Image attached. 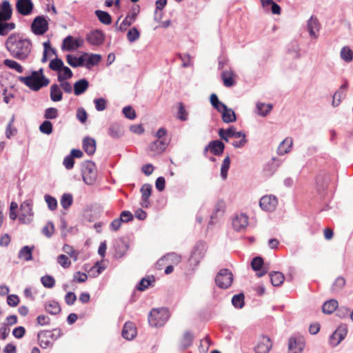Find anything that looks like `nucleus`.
I'll return each instance as SVG.
<instances>
[{
	"mask_svg": "<svg viewBox=\"0 0 353 353\" xmlns=\"http://www.w3.org/2000/svg\"><path fill=\"white\" fill-rule=\"evenodd\" d=\"M218 134L220 138L226 142L228 141L229 138H240L245 137V134L243 132H237L234 126H230L226 130L220 128Z\"/></svg>",
	"mask_w": 353,
	"mask_h": 353,
	"instance_id": "10",
	"label": "nucleus"
},
{
	"mask_svg": "<svg viewBox=\"0 0 353 353\" xmlns=\"http://www.w3.org/2000/svg\"><path fill=\"white\" fill-rule=\"evenodd\" d=\"M77 119L81 123H84L88 119V114L83 108H79L77 110Z\"/></svg>",
	"mask_w": 353,
	"mask_h": 353,
	"instance_id": "63",
	"label": "nucleus"
},
{
	"mask_svg": "<svg viewBox=\"0 0 353 353\" xmlns=\"http://www.w3.org/2000/svg\"><path fill=\"white\" fill-rule=\"evenodd\" d=\"M74 93L79 96L84 93L89 87V82L86 79H81L74 83Z\"/></svg>",
	"mask_w": 353,
	"mask_h": 353,
	"instance_id": "25",
	"label": "nucleus"
},
{
	"mask_svg": "<svg viewBox=\"0 0 353 353\" xmlns=\"http://www.w3.org/2000/svg\"><path fill=\"white\" fill-rule=\"evenodd\" d=\"M34 246L25 245L22 247L19 253L18 258L25 261H29L32 259V251Z\"/></svg>",
	"mask_w": 353,
	"mask_h": 353,
	"instance_id": "27",
	"label": "nucleus"
},
{
	"mask_svg": "<svg viewBox=\"0 0 353 353\" xmlns=\"http://www.w3.org/2000/svg\"><path fill=\"white\" fill-rule=\"evenodd\" d=\"M19 80L33 91H39L41 88L48 85H43V80L37 77L36 72H32L30 76L19 77Z\"/></svg>",
	"mask_w": 353,
	"mask_h": 353,
	"instance_id": "5",
	"label": "nucleus"
},
{
	"mask_svg": "<svg viewBox=\"0 0 353 353\" xmlns=\"http://www.w3.org/2000/svg\"><path fill=\"white\" fill-rule=\"evenodd\" d=\"M3 64L6 67L14 70L19 73H22L23 72V68L16 61L6 59L3 61Z\"/></svg>",
	"mask_w": 353,
	"mask_h": 353,
	"instance_id": "42",
	"label": "nucleus"
},
{
	"mask_svg": "<svg viewBox=\"0 0 353 353\" xmlns=\"http://www.w3.org/2000/svg\"><path fill=\"white\" fill-rule=\"evenodd\" d=\"M248 225V217L244 214H237L232 220V226L237 232L244 230Z\"/></svg>",
	"mask_w": 353,
	"mask_h": 353,
	"instance_id": "17",
	"label": "nucleus"
},
{
	"mask_svg": "<svg viewBox=\"0 0 353 353\" xmlns=\"http://www.w3.org/2000/svg\"><path fill=\"white\" fill-rule=\"evenodd\" d=\"M48 21L43 15L36 17L31 23V31L35 35H43L48 30Z\"/></svg>",
	"mask_w": 353,
	"mask_h": 353,
	"instance_id": "6",
	"label": "nucleus"
},
{
	"mask_svg": "<svg viewBox=\"0 0 353 353\" xmlns=\"http://www.w3.org/2000/svg\"><path fill=\"white\" fill-rule=\"evenodd\" d=\"M16 27L14 23H8L7 21L0 22V35L6 36L9 32L13 30Z\"/></svg>",
	"mask_w": 353,
	"mask_h": 353,
	"instance_id": "41",
	"label": "nucleus"
},
{
	"mask_svg": "<svg viewBox=\"0 0 353 353\" xmlns=\"http://www.w3.org/2000/svg\"><path fill=\"white\" fill-rule=\"evenodd\" d=\"M305 347V343L301 339L291 337L288 341V353H301Z\"/></svg>",
	"mask_w": 353,
	"mask_h": 353,
	"instance_id": "20",
	"label": "nucleus"
},
{
	"mask_svg": "<svg viewBox=\"0 0 353 353\" xmlns=\"http://www.w3.org/2000/svg\"><path fill=\"white\" fill-rule=\"evenodd\" d=\"M52 123L50 121H44L39 126V130L46 134H50L52 132Z\"/></svg>",
	"mask_w": 353,
	"mask_h": 353,
	"instance_id": "58",
	"label": "nucleus"
},
{
	"mask_svg": "<svg viewBox=\"0 0 353 353\" xmlns=\"http://www.w3.org/2000/svg\"><path fill=\"white\" fill-rule=\"evenodd\" d=\"M43 336L46 338H51L54 340L57 339L62 336L63 333L60 328L54 329L52 331H43Z\"/></svg>",
	"mask_w": 353,
	"mask_h": 353,
	"instance_id": "52",
	"label": "nucleus"
},
{
	"mask_svg": "<svg viewBox=\"0 0 353 353\" xmlns=\"http://www.w3.org/2000/svg\"><path fill=\"white\" fill-rule=\"evenodd\" d=\"M86 56H88V53H83L79 57H76L72 54H68L66 56V61L67 63L73 68L84 66L86 60Z\"/></svg>",
	"mask_w": 353,
	"mask_h": 353,
	"instance_id": "21",
	"label": "nucleus"
},
{
	"mask_svg": "<svg viewBox=\"0 0 353 353\" xmlns=\"http://www.w3.org/2000/svg\"><path fill=\"white\" fill-rule=\"evenodd\" d=\"M177 118L183 121L188 120V112L185 110L182 103H179Z\"/></svg>",
	"mask_w": 353,
	"mask_h": 353,
	"instance_id": "62",
	"label": "nucleus"
},
{
	"mask_svg": "<svg viewBox=\"0 0 353 353\" xmlns=\"http://www.w3.org/2000/svg\"><path fill=\"white\" fill-rule=\"evenodd\" d=\"M83 149L88 155H92L96 151V141L94 139L85 137L83 138Z\"/></svg>",
	"mask_w": 353,
	"mask_h": 353,
	"instance_id": "24",
	"label": "nucleus"
},
{
	"mask_svg": "<svg viewBox=\"0 0 353 353\" xmlns=\"http://www.w3.org/2000/svg\"><path fill=\"white\" fill-rule=\"evenodd\" d=\"M32 202L31 200H26L21 205V212L19 216V221L23 224H28L32 222L33 211L32 208Z\"/></svg>",
	"mask_w": 353,
	"mask_h": 353,
	"instance_id": "7",
	"label": "nucleus"
},
{
	"mask_svg": "<svg viewBox=\"0 0 353 353\" xmlns=\"http://www.w3.org/2000/svg\"><path fill=\"white\" fill-rule=\"evenodd\" d=\"M94 14L101 23L105 25H110L112 23V17L108 12L97 10Z\"/></svg>",
	"mask_w": 353,
	"mask_h": 353,
	"instance_id": "35",
	"label": "nucleus"
},
{
	"mask_svg": "<svg viewBox=\"0 0 353 353\" xmlns=\"http://www.w3.org/2000/svg\"><path fill=\"white\" fill-rule=\"evenodd\" d=\"M340 55L341 59L346 62H350L353 59V52L347 46H344L342 48Z\"/></svg>",
	"mask_w": 353,
	"mask_h": 353,
	"instance_id": "47",
	"label": "nucleus"
},
{
	"mask_svg": "<svg viewBox=\"0 0 353 353\" xmlns=\"http://www.w3.org/2000/svg\"><path fill=\"white\" fill-rule=\"evenodd\" d=\"M230 157L228 155L224 158L221 168V176L223 179H225L227 178L228 171L230 168Z\"/></svg>",
	"mask_w": 353,
	"mask_h": 353,
	"instance_id": "49",
	"label": "nucleus"
},
{
	"mask_svg": "<svg viewBox=\"0 0 353 353\" xmlns=\"http://www.w3.org/2000/svg\"><path fill=\"white\" fill-rule=\"evenodd\" d=\"M270 278L274 286L281 285L285 279L284 275L280 272H272L270 273Z\"/></svg>",
	"mask_w": 353,
	"mask_h": 353,
	"instance_id": "37",
	"label": "nucleus"
},
{
	"mask_svg": "<svg viewBox=\"0 0 353 353\" xmlns=\"http://www.w3.org/2000/svg\"><path fill=\"white\" fill-rule=\"evenodd\" d=\"M321 25L316 17L311 16L307 23V29L311 37L316 39L319 36L318 32Z\"/></svg>",
	"mask_w": 353,
	"mask_h": 353,
	"instance_id": "18",
	"label": "nucleus"
},
{
	"mask_svg": "<svg viewBox=\"0 0 353 353\" xmlns=\"http://www.w3.org/2000/svg\"><path fill=\"white\" fill-rule=\"evenodd\" d=\"M62 73H59L57 77L58 81H63L64 80L70 79L72 77L73 73L72 70L67 66L63 65L61 68Z\"/></svg>",
	"mask_w": 353,
	"mask_h": 353,
	"instance_id": "45",
	"label": "nucleus"
},
{
	"mask_svg": "<svg viewBox=\"0 0 353 353\" xmlns=\"http://www.w3.org/2000/svg\"><path fill=\"white\" fill-rule=\"evenodd\" d=\"M74 39L72 36L66 37L62 43V50L67 51L74 50Z\"/></svg>",
	"mask_w": 353,
	"mask_h": 353,
	"instance_id": "54",
	"label": "nucleus"
},
{
	"mask_svg": "<svg viewBox=\"0 0 353 353\" xmlns=\"http://www.w3.org/2000/svg\"><path fill=\"white\" fill-rule=\"evenodd\" d=\"M122 336L128 340H132L137 336V327L134 323L131 321L126 322L122 330Z\"/></svg>",
	"mask_w": 353,
	"mask_h": 353,
	"instance_id": "19",
	"label": "nucleus"
},
{
	"mask_svg": "<svg viewBox=\"0 0 353 353\" xmlns=\"http://www.w3.org/2000/svg\"><path fill=\"white\" fill-rule=\"evenodd\" d=\"M122 112L125 117L129 119L133 120L137 117L135 110L130 105L124 107Z\"/></svg>",
	"mask_w": 353,
	"mask_h": 353,
	"instance_id": "61",
	"label": "nucleus"
},
{
	"mask_svg": "<svg viewBox=\"0 0 353 353\" xmlns=\"http://www.w3.org/2000/svg\"><path fill=\"white\" fill-rule=\"evenodd\" d=\"M345 285V280L343 276H338L333 283L331 290L333 292H338L343 289Z\"/></svg>",
	"mask_w": 353,
	"mask_h": 353,
	"instance_id": "46",
	"label": "nucleus"
},
{
	"mask_svg": "<svg viewBox=\"0 0 353 353\" xmlns=\"http://www.w3.org/2000/svg\"><path fill=\"white\" fill-rule=\"evenodd\" d=\"M64 64L63 61L59 58H55L50 61L49 63V68L56 72H61V68H63Z\"/></svg>",
	"mask_w": 353,
	"mask_h": 353,
	"instance_id": "48",
	"label": "nucleus"
},
{
	"mask_svg": "<svg viewBox=\"0 0 353 353\" xmlns=\"http://www.w3.org/2000/svg\"><path fill=\"white\" fill-rule=\"evenodd\" d=\"M44 307L46 311L52 315L59 314L61 310L59 303L54 300L46 302L44 305Z\"/></svg>",
	"mask_w": 353,
	"mask_h": 353,
	"instance_id": "28",
	"label": "nucleus"
},
{
	"mask_svg": "<svg viewBox=\"0 0 353 353\" xmlns=\"http://www.w3.org/2000/svg\"><path fill=\"white\" fill-rule=\"evenodd\" d=\"M34 5L31 0H17V11L23 16L30 15L33 10Z\"/></svg>",
	"mask_w": 353,
	"mask_h": 353,
	"instance_id": "12",
	"label": "nucleus"
},
{
	"mask_svg": "<svg viewBox=\"0 0 353 353\" xmlns=\"http://www.w3.org/2000/svg\"><path fill=\"white\" fill-rule=\"evenodd\" d=\"M281 163V162L279 159L272 158L263 168L265 174L268 176H272L276 171Z\"/></svg>",
	"mask_w": 353,
	"mask_h": 353,
	"instance_id": "23",
	"label": "nucleus"
},
{
	"mask_svg": "<svg viewBox=\"0 0 353 353\" xmlns=\"http://www.w3.org/2000/svg\"><path fill=\"white\" fill-rule=\"evenodd\" d=\"M217 286L221 289H227L231 286L233 282V274L228 269H221L215 277Z\"/></svg>",
	"mask_w": 353,
	"mask_h": 353,
	"instance_id": "4",
	"label": "nucleus"
},
{
	"mask_svg": "<svg viewBox=\"0 0 353 353\" xmlns=\"http://www.w3.org/2000/svg\"><path fill=\"white\" fill-rule=\"evenodd\" d=\"M54 225L52 222H48L42 229V233L47 237L50 238L54 233Z\"/></svg>",
	"mask_w": 353,
	"mask_h": 353,
	"instance_id": "64",
	"label": "nucleus"
},
{
	"mask_svg": "<svg viewBox=\"0 0 353 353\" xmlns=\"http://www.w3.org/2000/svg\"><path fill=\"white\" fill-rule=\"evenodd\" d=\"M105 39L103 32L100 30H94L88 33L86 35L87 41L92 46L101 45Z\"/></svg>",
	"mask_w": 353,
	"mask_h": 353,
	"instance_id": "13",
	"label": "nucleus"
},
{
	"mask_svg": "<svg viewBox=\"0 0 353 353\" xmlns=\"http://www.w3.org/2000/svg\"><path fill=\"white\" fill-rule=\"evenodd\" d=\"M223 208H224V203L222 201H218L216 203L214 210L210 216L211 221H210L209 224H212V219H216L218 216V214H222L223 212Z\"/></svg>",
	"mask_w": 353,
	"mask_h": 353,
	"instance_id": "57",
	"label": "nucleus"
},
{
	"mask_svg": "<svg viewBox=\"0 0 353 353\" xmlns=\"http://www.w3.org/2000/svg\"><path fill=\"white\" fill-rule=\"evenodd\" d=\"M81 175L84 183L92 185L97 180V168L92 161H85L81 165Z\"/></svg>",
	"mask_w": 353,
	"mask_h": 353,
	"instance_id": "3",
	"label": "nucleus"
},
{
	"mask_svg": "<svg viewBox=\"0 0 353 353\" xmlns=\"http://www.w3.org/2000/svg\"><path fill=\"white\" fill-rule=\"evenodd\" d=\"M155 278L153 275L143 278L137 285L136 288L139 291H144L148 288L152 283H154Z\"/></svg>",
	"mask_w": 353,
	"mask_h": 353,
	"instance_id": "34",
	"label": "nucleus"
},
{
	"mask_svg": "<svg viewBox=\"0 0 353 353\" xmlns=\"http://www.w3.org/2000/svg\"><path fill=\"white\" fill-rule=\"evenodd\" d=\"M42 285L47 288H52L55 285V280L52 276L45 275L41 278Z\"/></svg>",
	"mask_w": 353,
	"mask_h": 353,
	"instance_id": "55",
	"label": "nucleus"
},
{
	"mask_svg": "<svg viewBox=\"0 0 353 353\" xmlns=\"http://www.w3.org/2000/svg\"><path fill=\"white\" fill-rule=\"evenodd\" d=\"M271 348L270 339L267 336L262 335L254 347V352L255 353H268Z\"/></svg>",
	"mask_w": 353,
	"mask_h": 353,
	"instance_id": "15",
	"label": "nucleus"
},
{
	"mask_svg": "<svg viewBox=\"0 0 353 353\" xmlns=\"http://www.w3.org/2000/svg\"><path fill=\"white\" fill-rule=\"evenodd\" d=\"M232 303L236 308H242L244 305V294L239 293L234 295L232 299Z\"/></svg>",
	"mask_w": 353,
	"mask_h": 353,
	"instance_id": "51",
	"label": "nucleus"
},
{
	"mask_svg": "<svg viewBox=\"0 0 353 353\" xmlns=\"http://www.w3.org/2000/svg\"><path fill=\"white\" fill-rule=\"evenodd\" d=\"M168 144L167 139H157L152 142L148 147L150 155L154 156L162 153L165 150Z\"/></svg>",
	"mask_w": 353,
	"mask_h": 353,
	"instance_id": "14",
	"label": "nucleus"
},
{
	"mask_svg": "<svg viewBox=\"0 0 353 353\" xmlns=\"http://www.w3.org/2000/svg\"><path fill=\"white\" fill-rule=\"evenodd\" d=\"M136 19V14L133 13L131 14H128L125 18L123 20L121 23L119 27H117V28L121 32L125 31L128 26H130Z\"/></svg>",
	"mask_w": 353,
	"mask_h": 353,
	"instance_id": "38",
	"label": "nucleus"
},
{
	"mask_svg": "<svg viewBox=\"0 0 353 353\" xmlns=\"http://www.w3.org/2000/svg\"><path fill=\"white\" fill-rule=\"evenodd\" d=\"M140 37V32L135 27L130 28L127 33V39L130 42H134Z\"/></svg>",
	"mask_w": 353,
	"mask_h": 353,
	"instance_id": "53",
	"label": "nucleus"
},
{
	"mask_svg": "<svg viewBox=\"0 0 353 353\" xmlns=\"http://www.w3.org/2000/svg\"><path fill=\"white\" fill-rule=\"evenodd\" d=\"M338 307V301L335 299H330L325 301L322 306V311L325 314H330Z\"/></svg>",
	"mask_w": 353,
	"mask_h": 353,
	"instance_id": "32",
	"label": "nucleus"
},
{
	"mask_svg": "<svg viewBox=\"0 0 353 353\" xmlns=\"http://www.w3.org/2000/svg\"><path fill=\"white\" fill-rule=\"evenodd\" d=\"M193 341V336L190 332H186L183 334L181 340V347L183 350H185L188 347H190Z\"/></svg>",
	"mask_w": 353,
	"mask_h": 353,
	"instance_id": "44",
	"label": "nucleus"
},
{
	"mask_svg": "<svg viewBox=\"0 0 353 353\" xmlns=\"http://www.w3.org/2000/svg\"><path fill=\"white\" fill-rule=\"evenodd\" d=\"M205 254V245L203 243L199 242L196 244L193 250L192 251L191 255L189 259V261L192 265H196L199 264L200 261L204 257Z\"/></svg>",
	"mask_w": 353,
	"mask_h": 353,
	"instance_id": "8",
	"label": "nucleus"
},
{
	"mask_svg": "<svg viewBox=\"0 0 353 353\" xmlns=\"http://www.w3.org/2000/svg\"><path fill=\"white\" fill-rule=\"evenodd\" d=\"M256 108L257 113L259 115H261L262 117H265L272 110V105L270 103L265 104L263 103H257Z\"/></svg>",
	"mask_w": 353,
	"mask_h": 353,
	"instance_id": "39",
	"label": "nucleus"
},
{
	"mask_svg": "<svg viewBox=\"0 0 353 353\" xmlns=\"http://www.w3.org/2000/svg\"><path fill=\"white\" fill-rule=\"evenodd\" d=\"M278 204L277 198L274 195H265L261 198L259 205L262 210L267 212L274 211Z\"/></svg>",
	"mask_w": 353,
	"mask_h": 353,
	"instance_id": "9",
	"label": "nucleus"
},
{
	"mask_svg": "<svg viewBox=\"0 0 353 353\" xmlns=\"http://www.w3.org/2000/svg\"><path fill=\"white\" fill-rule=\"evenodd\" d=\"M225 149L224 143L220 140H214L210 141L205 148L204 152L210 150L215 156H221Z\"/></svg>",
	"mask_w": 353,
	"mask_h": 353,
	"instance_id": "16",
	"label": "nucleus"
},
{
	"mask_svg": "<svg viewBox=\"0 0 353 353\" xmlns=\"http://www.w3.org/2000/svg\"><path fill=\"white\" fill-rule=\"evenodd\" d=\"M347 333V329L346 325L343 324L339 325L334 332L330 336V343L334 346L339 345L340 342L345 339Z\"/></svg>",
	"mask_w": 353,
	"mask_h": 353,
	"instance_id": "11",
	"label": "nucleus"
},
{
	"mask_svg": "<svg viewBox=\"0 0 353 353\" xmlns=\"http://www.w3.org/2000/svg\"><path fill=\"white\" fill-rule=\"evenodd\" d=\"M263 259L261 256H256L251 261V267L254 271L261 270L263 266Z\"/></svg>",
	"mask_w": 353,
	"mask_h": 353,
	"instance_id": "56",
	"label": "nucleus"
},
{
	"mask_svg": "<svg viewBox=\"0 0 353 353\" xmlns=\"http://www.w3.org/2000/svg\"><path fill=\"white\" fill-rule=\"evenodd\" d=\"M5 46L12 57L21 61L26 60L32 50L31 41L23 38L19 34H10L6 39Z\"/></svg>",
	"mask_w": 353,
	"mask_h": 353,
	"instance_id": "1",
	"label": "nucleus"
},
{
	"mask_svg": "<svg viewBox=\"0 0 353 353\" xmlns=\"http://www.w3.org/2000/svg\"><path fill=\"white\" fill-rule=\"evenodd\" d=\"M220 113H221L222 120L224 123H229L236 121V117L234 111L232 109L228 108V106L220 112Z\"/></svg>",
	"mask_w": 353,
	"mask_h": 353,
	"instance_id": "26",
	"label": "nucleus"
},
{
	"mask_svg": "<svg viewBox=\"0 0 353 353\" xmlns=\"http://www.w3.org/2000/svg\"><path fill=\"white\" fill-rule=\"evenodd\" d=\"M152 187L150 184H143L141 188V199L143 202L145 203L149 201V198L151 195Z\"/></svg>",
	"mask_w": 353,
	"mask_h": 353,
	"instance_id": "43",
	"label": "nucleus"
},
{
	"mask_svg": "<svg viewBox=\"0 0 353 353\" xmlns=\"http://www.w3.org/2000/svg\"><path fill=\"white\" fill-rule=\"evenodd\" d=\"M59 116V111L55 108H48L46 109L44 112V118L46 119H55Z\"/></svg>",
	"mask_w": 353,
	"mask_h": 353,
	"instance_id": "59",
	"label": "nucleus"
},
{
	"mask_svg": "<svg viewBox=\"0 0 353 353\" xmlns=\"http://www.w3.org/2000/svg\"><path fill=\"white\" fill-rule=\"evenodd\" d=\"M292 145V140L290 138H286L279 145L277 152L279 155H283L289 152Z\"/></svg>",
	"mask_w": 353,
	"mask_h": 353,
	"instance_id": "33",
	"label": "nucleus"
},
{
	"mask_svg": "<svg viewBox=\"0 0 353 353\" xmlns=\"http://www.w3.org/2000/svg\"><path fill=\"white\" fill-rule=\"evenodd\" d=\"M44 199H45V201L48 204V208L50 210H54L57 209V199L49 195V194H46L45 196H44Z\"/></svg>",
	"mask_w": 353,
	"mask_h": 353,
	"instance_id": "60",
	"label": "nucleus"
},
{
	"mask_svg": "<svg viewBox=\"0 0 353 353\" xmlns=\"http://www.w3.org/2000/svg\"><path fill=\"white\" fill-rule=\"evenodd\" d=\"M170 317L167 308H153L148 315V323L152 327L163 325Z\"/></svg>",
	"mask_w": 353,
	"mask_h": 353,
	"instance_id": "2",
	"label": "nucleus"
},
{
	"mask_svg": "<svg viewBox=\"0 0 353 353\" xmlns=\"http://www.w3.org/2000/svg\"><path fill=\"white\" fill-rule=\"evenodd\" d=\"M115 256L118 258H121L124 256L128 249V245L123 239H119L116 241L114 244Z\"/></svg>",
	"mask_w": 353,
	"mask_h": 353,
	"instance_id": "30",
	"label": "nucleus"
},
{
	"mask_svg": "<svg viewBox=\"0 0 353 353\" xmlns=\"http://www.w3.org/2000/svg\"><path fill=\"white\" fill-rule=\"evenodd\" d=\"M210 103L214 108L219 112H221L224 108H226V105L219 100L217 95L214 93L210 95Z\"/></svg>",
	"mask_w": 353,
	"mask_h": 353,
	"instance_id": "40",
	"label": "nucleus"
},
{
	"mask_svg": "<svg viewBox=\"0 0 353 353\" xmlns=\"http://www.w3.org/2000/svg\"><path fill=\"white\" fill-rule=\"evenodd\" d=\"M101 60V56L97 54H88V56H86V63H85V66L88 69H90L92 66L97 65Z\"/></svg>",
	"mask_w": 353,
	"mask_h": 353,
	"instance_id": "36",
	"label": "nucleus"
},
{
	"mask_svg": "<svg viewBox=\"0 0 353 353\" xmlns=\"http://www.w3.org/2000/svg\"><path fill=\"white\" fill-rule=\"evenodd\" d=\"M234 74L232 71L224 70L221 73V79L225 87L230 88L235 84Z\"/></svg>",
	"mask_w": 353,
	"mask_h": 353,
	"instance_id": "31",
	"label": "nucleus"
},
{
	"mask_svg": "<svg viewBox=\"0 0 353 353\" xmlns=\"http://www.w3.org/2000/svg\"><path fill=\"white\" fill-rule=\"evenodd\" d=\"M50 99L54 102L61 101L63 99V92L59 85L54 83L50 87Z\"/></svg>",
	"mask_w": 353,
	"mask_h": 353,
	"instance_id": "29",
	"label": "nucleus"
},
{
	"mask_svg": "<svg viewBox=\"0 0 353 353\" xmlns=\"http://www.w3.org/2000/svg\"><path fill=\"white\" fill-rule=\"evenodd\" d=\"M73 202V197L71 194L65 193L61 199V205L65 210L68 209Z\"/></svg>",
	"mask_w": 353,
	"mask_h": 353,
	"instance_id": "50",
	"label": "nucleus"
},
{
	"mask_svg": "<svg viewBox=\"0 0 353 353\" xmlns=\"http://www.w3.org/2000/svg\"><path fill=\"white\" fill-rule=\"evenodd\" d=\"M124 131L121 124L113 123L108 128V134L112 139H118L123 135Z\"/></svg>",
	"mask_w": 353,
	"mask_h": 353,
	"instance_id": "22",
	"label": "nucleus"
}]
</instances>
